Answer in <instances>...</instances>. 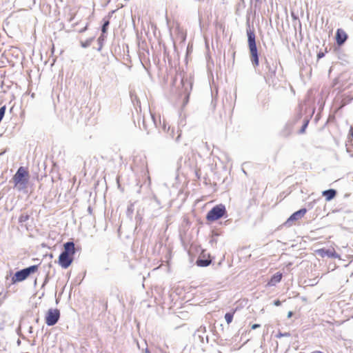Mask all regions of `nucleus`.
<instances>
[{
    "label": "nucleus",
    "instance_id": "f257e3e1",
    "mask_svg": "<svg viewBox=\"0 0 353 353\" xmlns=\"http://www.w3.org/2000/svg\"><path fill=\"white\" fill-rule=\"evenodd\" d=\"M75 253L74 243L72 241L64 244V250L59 257V263L63 268H68L72 262V256Z\"/></svg>",
    "mask_w": 353,
    "mask_h": 353
},
{
    "label": "nucleus",
    "instance_id": "f03ea898",
    "mask_svg": "<svg viewBox=\"0 0 353 353\" xmlns=\"http://www.w3.org/2000/svg\"><path fill=\"white\" fill-rule=\"evenodd\" d=\"M12 180L14 183V188L18 191H22L27 188L29 173L25 168L20 167L13 176Z\"/></svg>",
    "mask_w": 353,
    "mask_h": 353
},
{
    "label": "nucleus",
    "instance_id": "7ed1b4c3",
    "mask_svg": "<svg viewBox=\"0 0 353 353\" xmlns=\"http://www.w3.org/2000/svg\"><path fill=\"white\" fill-rule=\"evenodd\" d=\"M247 34L248 39V46L251 55V61L254 65L257 66L259 65V56L255 41V34L251 30H248Z\"/></svg>",
    "mask_w": 353,
    "mask_h": 353
},
{
    "label": "nucleus",
    "instance_id": "20e7f679",
    "mask_svg": "<svg viewBox=\"0 0 353 353\" xmlns=\"http://www.w3.org/2000/svg\"><path fill=\"white\" fill-rule=\"evenodd\" d=\"M37 268V265H32L20 271H17L12 279V282L16 283L25 280L30 274L35 272Z\"/></svg>",
    "mask_w": 353,
    "mask_h": 353
},
{
    "label": "nucleus",
    "instance_id": "39448f33",
    "mask_svg": "<svg viewBox=\"0 0 353 353\" xmlns=\"http://www.w3.org/2000/svg\"><path fill=\"white\" fill-rule=\"evenodd\" d=\"M225 212V208L223 205H218L210 210L207 214V219L214 221L221 218Z\"/></svg>",
    "mask_w": 353,
    "mask_h": 353
},
{
    "label": "nucleus",
    "instance_id": "423d86ee",
    "mask_svg": "<svg viewBox=\"0 0 353 353\" xmlns=\"http://www.w3.org/2000/svg\"><path fill=\"white\" fill-rule=\"evenodd\" d=\"M60 317V312L58 309L50 308L48 310L46 316V323L48 326L55 325Z\"/></svg>",
    "mask_w": 353,
    "mask_h": 353
},
{
    "label": "nucleus",
    "instance_id": "0eeeda50",
    "mask_svg": "<svg viewBox=\"0 0 353 353\" xmlns=\"http://www.w3.org/2000/svg\"><path fill=\"white\" fill-rule=\"evenodd\" d=\"M305 213H306L305 209H301V210L296 211V212L293 213L290 216V218L287 220V221L285 222V224L288 225H290L291 222H292L294 221L299 220V219L303 217Z\"/></svg>",
    "mask_w": 353,
    "mask_h": 353
},
{
    "label": "nucleus",
    "instance_id": "6e6552de",
    "mask_svg": "<svg viewBox=\"0 0 353 353\" xmlns=\"http://www.w3.org/2000/svg\"><path fill=\"white\" fill-rule=\"evenodd\" d=\"M347 38V34L341 29H338L336 34V43L339 46H341L345 43Z\"/></svg>",
    "mask_w": 353,
    "mask_h": 353
},
{
    "label": "nucleus",
    "instance_id": "1a4fd4ad",
    "mask_svg": "<svg viewBox=\"0 0 353 353\" xmlns=\"http://www.w3.org/2000/svg\"><path fill=\"white\" fill-rule=\"evenodd\" d=\"M317 252L322 256H329L332 258H337L339 257L338 254L335 252L334 249L332 250H325V249H320L317 250Z\"/></svg>",
    "mask_w": 353,
    "mask_h": 353
},
{
    "label": "nucleus",
    "instance_id": "9d476101",
    "mask_svg": "<svg viewBox=\"0 0 353 353\" xmlns=\"http://www.w3.org/2000/svg\"><path fill=\"white\" fill-rule=\"evenodd\" d=\"M323 196L325 197L327 201H331L336 194V191L333 189H330L327 190H324L322 192Z\"/></svg>",
    "mask_w": 353,
    "mask_h": 353
},
{
    "label": "nucleus",
    "instance_id": "9b49d317",
    "mask_svg": "<svg viewBox=\"0 0 353 353\" xmlns=\"http://www.w3.org/2000/svg\"><path fill=\"white\" fill-rule=\"evenodd\" d=\"M282 274L279 272L276 273L274 274L270 281L268 282V285L269 286H274L276 283H279L281 280Z\"/></svg>",
    "mask_w": 353,
    "mask_h": 353
},
{
    "label": "nucleus",
    "instance_id": "f8f14e48",
    "mask_svg": "<svg viewBox=\"0 0 353 353\" xmlns=\"http://www.w3.org/2000/svg\"><path fill=\"white\" fill-rule=\"evenodd\" d=\"M292 130H293L292 124L290 123H287L285 125V128H283V130H282L281 134L283 137H288L292 134Z\"/></svg>",
    "mask_w": 353,
    "mask_h": 353
},
{
    "label": "nucleus",
    "instance_id": "ddd939ff",
    "mask_svg": "<svg viewBox=\"0 0 353 353\" xmlns=\"http://www.w3.org/2000/svg\"><path fill=\"white\" fill-rule=\"evenodd\" d=\"M210 261L208 260H202V259L198 260L196 262L197 265L199 266H201V267L208 266L210 264Z\"/></svg>",
    "mask_w": 353,
    "mask_h": 353
},
{
    "label": "nucleus",
    "instance_id": "4468645a",
    "mask_svg": "<svg viewBox=\"0 0 353 353\" xmlns=\"http://www.w3.org/2000/svg\"><path fill=\"white\" fill-rule=\"evenodd\" d=\"M225 319L228 324L230 323L233 319V314L228 312L225 314Z\"/></svg>",
    "mask_w": 353,
    "mask_h": 353
},
{
    "label": "nucleus",
    "instance_id": "2eb2a0df",
    "mask_svg": "<svg viewBox=\"0 0 353 353\" xmlns=\"http://www.w3.org/2000/svg\"><path fill=\"white\" fill-rule=\"evenodd\" d=\"M290 336V334L289 332H279L276 335V337L278 339H280L281 337H288Z\"/></svg>",
    "mask_w": 353,
    "mask_h": 353
},
{
    "label": "nucleus",
    "instance_id": "dca6fc26",
    "mask_svg": "<svg viewBox=\"0 0 353 353\" xmlns=\"http://www.w3.org/2000/svg\"><path fill=\"white\" fill-rule=\"evenodd\" d=\"M5 112H6V106L4 105L0 108V122L3 119Z\"/></svg>",
    "mask_w": 353,
    "mask_h": 353
},
{
    "label": "nucleus",
    "instance_id": "f3484780",
    "mask_svg": "<svg viewBox=\"0 0 353 353\" xmlns=\"http://www.w3.org/2000/svg\"><path fill=\"white\" fill-rule=\"evenodd\" d=\"M267 68H268V75H270V77L274 75L275 73V69L271 68V67L268 65H267Z\"/></svg>",
    "mask_w": 353,
    "mask_h": 353
},
{
    "label": "nucleus",
    "instance_id": "a211bd4d",
    "mask_svg": "<svg viewBox=\"0 0 353 353\" xmlns=\"http://www.w3.org/2000/svg\"><path fill=\"white\" fill-rule=\"evenodd\" d=\"M28 219V215L21 214V215L19 216V222H24V221H26Z\"/></svg>",
    "mask_w": 353,
    "mask_h": 353
},
{
    "label": "nucleus",
    "instance_id": "6ab92c4d",
    "mask_svg": "<svg viewBox=\"0 0 353 353\" xmlns=\"http://www.w3.org/2000/svg\"><path fill=\"white\" fill-rule=\"evenodd\" d=\"M108 25H109V21H105L104 23V24L102 26V32H106V28H107Z\"/></svg>",
    "mask_w": 353,
    "mask_h": 353
},
{
    "label": "nucleus",
    "instance_id": "aec40b11",
    "mask_svg": "<svg viewBox=\"0 0 353 353\" xmlns=\"http://www.w3.org/2000/svg\"><path fill=\"white\" fill-rule=\"evenodd\" d=\"M307 122L308 121L305 122L304 123V125L302 126L301 129L300 130V133H303L305 132V128H307Z\"/></svg>",
    "mask_w": 353,
    "mask_h": 353
},
{
    "label": "nucleus",
    "instance_id": "412c9836",
    "mask_svg": "<svg viewBox=\"0 0 353 353\" xmlns=\"http://www.w3.org/2000/svg\"><path fill=\"white\" fill-rule=\"evenodd\" d=\"M352 134L351 133V134H349V140H348V143H350L352 141ZM346 146L347 147V150H349V143H346Z\"/></svg>",
    "mask_w": 353,
    "mask_h": 353
},
{
    "label": "nucleus",
    "instance_id": "4be33fe9",
    "mask_svg": "<svg viewBox=\"0 0 353 353\" xmlns=\"http://www.w3.org/2000/svg\"><path fill=\"white\" fill-rule=\"evenodd\" d=\"M274 305L276 306H279L281 305V303L279 300H276L274 302Z\"/></svg>",
    "mask_w": 353,
    "mask_h": 353
},
{
    "label": "nucleus",
    "instance_id": "5701e85b",
    "mask_svg": "<svg viewBox=\"0 0 353 353\" xmlns=\"http://www.w3.org/2000/svg\"><path fill=\"white\" fill-rule=\"evenodd\" d=\"M260 327V325H259V324H254V325L252 326V329L255 330V329H256V328H258V327Z\"/></svg>",
    "mask_w": 353,
    "mask_h": 353
},
{
    "label": "nucleus",
    "instance_id": "b1692460",
    "mask_svg": "<svg viewBox=\"0 0 353 353\" xmlns=\"http://www.w3.org/2000/svg\"><path fill=\"white\" fill-rule=\"evenodd\" d=\"M151 117H152V120H153L154 125L155 126H157V122H156V120H155V119H154V116L152 114H151Z\"/></svg>",
    "mask_w": 353,
    "mask_h": 353
},
{
    "label": "nucleus",
    "instance_id": "393cba45",
    "mask_svg": "<svg viewBox=\"0 0 353 353\" xmlns=\"http://www.w3.org/2000/svg\"><path fill=\"white\" fill-rule=\"evenodd\" d=\"M292 316V312H289L288 314V317L290 318Z\"/></svg>",
    "mask_w": 353,
    "mask_h": 353
},
{
    "label": "nucleus",
    "instance_id": "a878e982",
    "mask_svg": "<svg viewBox=\"0 0 353 353\" xmlns=\"http://www.w3.org/2000/svg\"><path fill=\"white\" fill-rule=\"evenodd\" d=\"M323 56H324L323 53H319V54H318V57H319V58H321V57H323Z\"/></svg>",
    "mask_w": 353,
    "mask_h": 353
},
{
    "label": "nucleus",
    "instance_id": "bb28decb",
    "mask_svg": "<svg viewBox=\"0 0 353 353\" xmlns=\"http://www.w3.org/2000/svg\"><path fill=\"white\" fill-rule=\"evenodd\" d=\"M179 137H180V134L176 137V141H179Z\"/></svg>",
    "mask_w": 353,
    "mask_h": 353
},
{
    "label": "nucleus",
    "instance_id": "cd10ccee",
    "mask_svg": "<svg viewBox=\"0 0 353 353\" xmlns=\"http://www.w3.org/2000/svg\"><path fill=\"white\" fill-rule=\"evenodd\" d=\"M145 353H150L148 348L145 349Z\"/></svg>",
    "mask_w": 353,
    "mask_h": 353
},
{
    "label": "nucleus",
    "instance_id": "c85d7f7f",
    "mask_svg": "<svg viewBox=\"0 0 353 353\" xmlns=\"http://www.w3.org/2000/svg\"><path fill=\"white\" fill-rule=\"evenodd\" d=\"M317 353H322V352H317Z\"/></svg>",
    "mask_w": 353,
    "mask_h": 353
}]
</instances>
